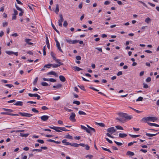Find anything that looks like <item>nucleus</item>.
<instances>
[{
    "instance_id": "nucleus-1",
    "label": "nucleus",
    "mask_w": 159,
    "mask_h": 159,
    "mask_svg": "<svg viewBox=\"0 0 159 159\" xmlns=\"http://www.w3.org/2000/svg\"><path fill=\"white\" fill-rule=\"evenodd\" d=\"M2 109L7 112H1L0 113V114L1 115H7L10 116H18V115L16 114H13L10 113V112H11L13 111V110L9 109H7L5 108H2Z\"/></svg>"
},
{
    "instance_id": "nucleus-2",
    "label": "nucleus",
    "mask_w": 159,
    "mask_h": 159,
    "mask_svg": "<svg viewBox=\"0 0 159 159\" xmlns=\"http://www.w3.org/2000/svg\"><path fill=\"white\" fill-rule=\"evenodd\" d=\"M49 127L50 129H54L58 132H61V131H68V130L66 129L65 127H61L54 126L52 127L49 126Z\"/></svg>"
},
{
    "instance_id": "nucleus-3",
    "label": "nucleus",
    "mask_w": 159,
    "mask_h": 159,
    "mask_svg": "<svg viewBox=\"0 0 159 159\" xmlns=\"http://www.w3.org/2000/svg\"><path fill=\"white\" fill-rule=\"evenodd\" d=\"M121 117L124 118L126 120H129L133 118L132 116L131 115H129L127 114L122 113L120 114Z\"/></svg>"
},
{
    "instance_id": "nucleus-4",
    "label": "nucleus",
    "mask_w": 159,
    "mask_h": 159,
    "mask_svg": "<svg viewBox=\"0 0 159 159\" xmlns=\"http://www.w3.org/2000/svg\"><path fill=\"white\" fill-rule=\"evenodd\" d=\"M143 119H144L146 121H150L153 122H154L155 121L157 120V118L156 117H151L149 116L147 117H144L143 118Z\"/></svg>"
},
{
    "instance_id": "nucleus-5",
    "label": "nucleus",
    "mask_w": 159,
    "mask_h": 159,
    "mask_svg": "<svg viewBox=\"0 0 159 159\" xmlns=\"http://www.w3.org/2000/svg\"><path fill=\"white\" fill-rule=\"evenodd\" d=\"M59 19L58 20V25L60 27L62 26V22L64 21V19L61 14H59Z\"/></svg>"
},
{
    "instance_id": "nucleus-6",
    "label": "nucleus",
    "mask_w": 159,
    "mask_h": 159,
    "mask_svg": "<svg viewBox=\"0 0 159 159\" xmlns=\"http://www.w3.org/2000/svg\"><path fill=\"white\" fill-rule=\"evenodd\" d=\"M75 116L76 115L74 113H71L69 117L70 120L72 122H75L76 121V119L75 118Z\"/></svg>"
},
{
    "instance_id": "nucleus-7",
    "label": "nucleus",
    "mask_w": 159,
    "mask_h": 159,
    "mask_svg": "<svg viewBox=\"0 0 159 159\" xmlns=\"http://www.w3.org/2000/svg\"><path fill=\"white\" fill-rule=\"evenodd\" d=\"M19 114L22 116L30 117L32 116V114L26 112H19Z\"/></svg>"
},
{
    "instance_id": "nucleus-8",
    "label": "nucleus",
    "mask_w": 159,
    "mask_h": 159,
    "mask_svg": "<svg viewBox=\"0 0 159 159\" xmlns=\"http://www.w3.org/2000/svg\"><path fill=\"white\" fill-rule=\"evenodd\" d=\"M66 41L69 44H75L77 43L78 41V40H72L70 39L69 38L66 39Z\"/></svg>"
},
{
    "instance_id": "nucleus-9",
    "label": "nucleus",
    "mask_w": 159,
    "mask_h": 159,
    "mask_svg": "<svg viewBox=\"0 0 159 159\" xmlns=\"http://www.w3.org/2000/svg\"><path fill=\"white\" fill-rule=\"evenodd\" d=\"M49 117V116L47 115H43L40 117L41 121H46Z\"/></svg>"
},
{
    "instance_id": "nucleus-10",
    "label": "nucleus",
    "mask_w": 159,
    "mask_h": 159,
    "mask_svg": "<svg viewBox=\"0 0 159 159\" xmlns=\"http://www.w3.org/2000/svg\"><path fill=\"white\" fill-rule=\"evenodd\" d=\"M107 131L111 133V134L113 133L116 132V130L113 127H111L110 128L107 129Z\"/></svg>"
},
{
    "instance_id": "nucleus-11",
    "label": "nucleus",
    "mask_w": 159,
    "mask_h": 159,
    "mask_svg": "<svg viewBox=\"0 0 159 159\" xmlns=\"http://www.w3.org/2000/svg\"><path fill=\"white\" fill-rule=\"evenodd\" d=\"M55 41L56 42V45H57V46L58 49L60 51H61V52H62V49H61V48L60 47V45L57 39H56L55 40Z\"/></svg>"
},
{
    "instance_id": "nucleus-12",
    "label": "nucleus",
    "mask_w": 159,
    "mask_h": 159,
    "mask_svg": "<svg viewBox=\"0 0 159 159\" xmlns=\"http://www.w3.org/2000/svg\"><path fill=\"white\" fill-rule=\"evenodd\" d=\"M47 75H53L56 77H57L58 76V75H57V73L53 71H51L50 72H48V73H47Z\"/></svg>"
},
{
    "instance_id": "nucleus-13",
    "label": "nucleus",
    "mask_w": 159,
    "mask_h": 159,
    "mask_svg": "<svg viewBox=\"0 0 159 159\" xmlns=\"http://www.w3.org/2000/svg\"><path fill=\"white\" fill-rule=\"evenodd\" d=\"M14 105L16 106H22L23 105V102L21 101H17L14 104Z\"/></svg>"
},
{
    "instance_id": "nucleus-14",
    "label": "nucleus",
    "mask_w": 159,
    "mask_h": 159,
    "mask_svg": "<svg viewBox=\"0 0 159 159\" xmlns=\"http://www.w3.org/2000/svg\"><path fill=\"white\" fill-rule=\"evenodd\" d=\"M67 140L66 139H64L62 141V143H64L65 145H70V143L67 142Z\"/></svg>"
},
{
    "instance_id": "nucleus-15",
    "label": "nucleus",
    "mask_w": 159,
    "mask_h": 159,
    "mask_svg": "<svg viewBox=\"0 0 159 159\" xmlns=\"http://www.w3.org/2000/svg\"><path fill=\"white\" fill-rule=\"evenodd\" d=\"M119 137L121 138H124L126 137L127 135V134L125 133H120L119 134Z\"/></svg>"
},
{
    "instance_id": "nucleus-16",
    "label": "nucleus",
    "mask_w": 159,
    "mask_h": 159,
    "mask_svg": "<svg viewBox=\"0 0 159 159\" xmlns=\"http://www.w3.org/2000/svg\"><path fill=\"white\" fill-rule=\"evenodd\" d=\"M59 5L58 4H57L56 5V8L54 10V11L57 14H58V12H59Z\"/></svg>"
},
{
    "instance_id": "nucleus-17",
    "label": "nucleus",
    "mask_w": 159,
    "mask_h": 159,
    "mask_svg": "<svg viewBox=\"0 0 159 159\" xmlns=\"http://www.w3.org/2000/svg\"><path fill=\"white\" fill-rule=\"evenodd\" d=\"M126 154L129 156H134V152L130 151H128L126 153Z\"/></svg>"
},
{
    "instance_id": "nucleus-18",
    "label": "nucleus",
    "mask_w": 159,
    "mask_h": 159,
    "mask_svg": "<svg viewBox=\"0 0 159 159\" xmlns=\"http://www.w3.org/2000/svg\"><path fill=\"white\" fill-rule=\"evenodd\" d=\"M148 123L149 125L151 126H154L157 127H159V125L155 123H151L150 122H148Z\"/></svg>"
},
{
    "instance_id": "nucleus-19",
    "label": "nucleus",
    "mask_w": 159,
    "mask_h": 159,
    "mask_svg": "<svg viewBox=\"0 0 159 159\" xmlns=\"http://www.w3.org/2000/svg\"><path fill=\"white\" fill-rule=\"evenodd\" d=\"M59 79L62 82H64L66 81V79L63 76L60 75Z\"/></svg>"
},
{
    "instance_id": "nucleus-20",
    "label": "nucleus",
    "mask_w": 159,
    "mask_h": 159,
    "mask_svg": "<svg viewBox=\"0 0 159 159\" xmlns=\"http://www.w3.org/2000/svg\"><path fill=\"white\" fill-rule=\"evenodd\" d=\"M54 60L59 65H60V66L63 65V63L62 62H60V60L59 59H57L56 58Z\"/></svg>"
},
{
    "instance_id": "nucleus-21",
    "label": "nucleus",
    "mask_w": 159,
    "mask_h": 159,
    "mask_svg": "<svg viewBox=\"0 0 159 159\" xmlns=\"http://www.w3.org/2000/svg\"><path fill=\"white\" fill-rule=\"evenodd\" d=\"M146 136H148V137H153L154 136H155L157 135V134H151L146 133Z\"/></svg>"
},
{
    "instance_id": "nucleus-22",
    "label": "nucleus",
    "mask_w": 159,
    "mask_h": 159,
    "mask_svg": "<svg viewBox=\"0 0 159 159\" xmlns=\"http://www.w3.org/2000/svg\"><path fill=\"white\" fill-rule=\"evenodd\" d=\"M51 25H52V28H53V29L57 32L59 34V31L56 28L55 26L53 24L52 22H51Z\"/></svg>"
},
{
    "instance_id": "nucleus-23",
    "label": "nucleus",
    "mask_w": 159,
    "mask_h": 159,
    "mask_svg": "<svg viewBox=\"0 0 159 159\" xmlns=\"http://www.w3.org/2000/svg\"><path fill=\"white\" fill-rule=\"evenodd\" d=\"M29 135L28 134H24V133H20V136L24 137H27Z\"/></svg>"
},
{
    "instance_id": "nucleus-24",
    "label": "nucleus",
    "mask_w": 159,
    "mask_h": 159,
    "mask_svg": "<svg viewBox=\"0 0 159 159\" xmlns=\"http://www.w3.org/2000/svg\"><path fill=\"white\" fill-rule=\"evenodd\" d=\"M31 40V39H25V42L28 43L29 45H32L33 44L31 42H29Z\"/></svg>"
},
{
    "instance_id": "nucleus-25",
    "label": "nucleus",
    "mask_w": 159,
    "mask_h": 159,
    "mask_svg": "<svg viewBox=\"0 0 159 159\" xmlns=\"http://www.w3.org/2000/svg\"><path fill=\"white\" fill-rule=\"evenodd\" d=\"M70 145L75 147H79V144L75 143H70Z\"/></svg>"
},
{
    "instance_id": "nucleus-26",
    "label": "nucleus",
    "mask_w": 159,
    "mask_h": 159,
    "mask_svg": "<svg viewBox=\"0 0 159 159\" xmlns=\"http://www.w3.org/2000/svg\"><path fill=\"white\" fill-rule=\"evenodd\" d=\"M62 85L61 84H58L57 85H54L53 87L54 88H56L58 89L61 87Z\"/></svg>"
},
{
    "instance_id": "nucleus-27",
    "label": "nucleus",
    "mask_w": 159,
    "mask_h": 159,
    "mask_svg": "<svg viewBox=\"0 0 159 159\" xmlns=\"http://www.w3.org/2000/svg\"><path fill=\"white\" fill-rule=\"evenodd\" d=\"M52 64H46L43 66V68H50Z\"/></svg>"
},
{
    "instance_id": "nucleus-28",
    "label": "nucleus",
    "mask_w": 159,
    "mask_h": 159,
    "mask_svg": "<svg viewBox=\"0 0 159 159\" xmlns=\"http://www.w3.org/2000/svg\"><path fill=\"white\" fill-rule=\"evenodd\" d=\"M151 20L150 18L149 17H147L145 19V22L148 24L149 23V22L151 21Z\"/></svg>"
},
{
    "instance_id": "nucleus-29",
    "label": "nucleus",
    "mask_w": 159,
    "mask_h": 159,
    "mask_svg": "<svg viewBox=\"0 0 159 159\" xmlns=\"http://www.w3.org/2000/svg\"><path fill=\"white\" fill-rule=\"evenodd\" d=\"M75 69V70H76L77 71H79L80 70H82L83 69L78 67L77 66H75L74 67Z\"/></svg>"
},
{
    "instance_id": "nucleus-30",
    "label": "nucleus",
    "mask_w": 159,
    "mask_h": 159,
    "mask_svg": "<svg viewBox=\"0 0 159 159\" xmlns=\"http://www.w3.org/2000/svg\"><path fill=\"white\" fill-rule=\"evenodd\" d=\"M41 84L44 86H48V83L46 82H42L41 83Z\"/></svg>"
},
{
    "instance_id": "nucleus-31",
    "label": "nucleus",
    "mask_w": 159,
    "mask_h": 159,
    "mask_svg": "<svg viewBox=\"0 0 159 159\" xmlns=\"http://www.w3.org/2000/svg\"><path fill=\"white\" fill-rule=\"evenodd\" d=\"M116 127L117 129L124 130L123 128L120 125H116Z\"/></svg>"
},
{
    "instance_id": "nucleus-32",
    "label": "nucleus",
    "mask_w": 159,
    "mask_h": 159,
    "mask_svg": "<svg viewBox=\"0 0 159 159\" xmlns=\"http://www.w3.org/2000/svg\"><path fill=\"white\" fill-rule=\"evenodd\" d=\"M37 93H34V94H32L31 93H29L28 94V95L30 97H36V96L37 95Z\"/></svg>"
},
{
    "instance_id": "nucleus-33",
    "label": "nucleus",
    "mask_w": 159,
    "mask_h": 159,
    "mask_svg": "<svg viewBox=\"0 0 159 159\" xmlns=\"http://www.w3.org/2000/svg\"><path fill=\"white\" fill-rule=\"evenodd\" d=\"M129 135L130 136L133 138H135L139 137L140 135H133V134H129Z\"/></svg>"
},
{
    "instance_id": "nucleus-34",
    "label": "nucleus",
    "mask_w": 159,
    "mask_h": 159,
    "mask_svg": "<svg viewBox=\"0 0 159 159\" xmlns=\"http://www.w3.org/2000/svg\"><path fill=\"white\" fill-rule=\"evenodd\" d=\"M6 53L9 55H11L13 54L14 52L12 51H7L6 52Z\"/></svg>"
},
{
    "instance_id": "nucleus-35",
    "label": "nucleus",
    "mask_w": 159,
    "mask_h": 159,
    "mask_svg": "<svg viewBox=\"0 0 159 159\" xmlns=\"http://www.w3.org/2000/svg\"><path fill=\"white\" fill-rule=\"evenodd\" d=\"M79 114L80 115H86V113L83 111H80L78 112Z\"/></svg>"
},
{
    "instance_id": "nucleus-36",
    "label": "nucleus",
    "mask_w": 159,
    "mask_h": 159,
    "mask_svg": "<svg viewBox=\"0 0 159 159\" xmlns=\"http://www.w3.org/2000/svg\"><path fill=\"white\" fill-rule=\"evenodd\" d=\"M51 66H52L53 68H56L60 66V65L58 64H52Z\"/></svg>"
},
{
    "instance_id": "nucleus-37",
    "label": "nucleus",
    "mask_w": 159,
    "mask_h": 159,
    "mask_svg": "<svg viewBox=\"0 0 159 159\" xmlns=\"http://www.w3.org/2000/svg\"><path fill=\"white\" fill-rule=\"evenodd\" d=\"M38 78L37 77H36L35 79H34V80L33 81V84L34 85H35L36 84V83H37V82L38 81Z\"/></svg>"
},
{
    "instance_id": "nucleus-38",
    "label": "nucleus",
    "mask_w": 159,
    "mask_h": 159,
    "mask_svg": "<svg viewBox=\"0 0 159 159\" xmlns=\"http://www.w3.org/2000/svg\"><path fill=\"white\" fill-rule=\"evenodd\" d=\"M101 148L104 151H107L110 152H111L110 151V150L108 149H107V148H104L103 147H101Z\"/></svg>"
},
{
    "instance_id": "nucleus-39",
    "label": "nucleus",
    "mask_w": 159,
    "mask_h": 159,
    "mask_svg": "<svg viewBox=\"0 0 159 159\" xmlns=\"http://www.w3.org/2000/svg\"><path fill=\"white\" fill-rule=\"evenodd\" d=\"M73 103L76 104L77 105H80V102L78 101H73Z\"/></svg>"
},
{
    "instance_id": "nucleus-40",
    "label": "nucleus",
    "mask_w": 159,
    "mask_h": 159,
    "mask_svg": "<svg viewBox=\"0 0 159 159\" xmlns=\"http://www.w3.org/2000/svg\"><path fill=\"white\" fill-rule=\"evenodd\" d=\"M114 142L118 146H120L122 145V143H121L119 142L115 141Z\"/></svg>"
},
{
    "instance_id": "nucleus-41",
    "label": "nucleus",
    "mask_w": 159,
    "mask_h": 159,
    "mask_svg": "<svg viewBox=\"0 0 159 159\" xmlns=\"http://www.w3.org/2000/svg\"><path fill=\"white\" fill-rule=\"evenodd\" d=\"M81 129L85 130L86 131L88 129L87 128L83 125H81Z\"/></svg>"
},
{
    "instance_id": "nucleus-42",
    "label": "nucleus",
    "mask_w": 159,
    "mask_h": 159,
    "mask_svg": "<svg viewBox=\"0 0 159 159\" xmlns=\"http://www.w3.org/2000/svg\"><path fill=\"white\" fill-rule=\"evenodd\" d=\"M31 110L32 111L35 113H39V111L36 109L35 108H33Z\"/></svg>"
},
{
    "instance_id": "nucleus-43",
    "label": "nucleus",
    "mask_w": 159,
    "mask_h": 159,
    "mask_svg": "<svg viewBox=\"0 0 159 159\" xmlns=\"http://www.w3.org/2000/svg\"><path fill=\"white\" fill-rule=\"evenodd\" d=\"M28 6L29 7V8L30 9H31V10H33V5L32 4H29L28 5Z\"/></svg>"
},
{
    "instance_id": "nucleus-44",
    "label": "nucleus",
    "mask_w": 159,
    "mask_h": 159,
    "mask_svg": "<svg viewBox=\"0 0 159 159\" xmlns=\"http://www.w3.org/2000/svg\"><path fill=\"white\" fill-rule=\"evenodd\" d=\"M97 125L100 126L101 127H104L105 126V125L104 124L102 123H97Z\"/></svg>"
},
{
    "instance_id": "nucleus-45",
    "label": "nucleus",
    "mask_w": 159,
    "mask_h": 159,
    "mask_svg": "<svg viewBox=\"0 0 159 159\" xmlns=\"http://www.w3.org/2000/svg\"><path fill=\"white\" fill-rule=\"evenodd\" d=\"M32 151L33 152H34V151H38V152H42V150L41 149H33L32 150Z\"/></svg>"
},
{
    "instance_id": "nucleus-46",
    "label": "nucleus",
    "mask_w": 159,
    "mask_h": 159,
    "mask_svg": "<svg viewBox=\"0 0 159 159\" xmlns=\"http://www.w3.org/2000/svg\"><path fill=\"white\" fill-rule=\"evenodd\" d=\"M138 2H140V3H141V4H142L145 7H148L146 4L145 3L143 2H142V1H138Z\"/></svg>"
},
{
    "instance_id": "nucleus-47",
    "label": "nucleus",
    "mask_w": 159,
    "mask_h": 159,
    "mask_svg": "<svg viewBox=\"0 0 159 159\" xmlns=\"http://www.w3.org/2000/svg\"><path fill=\"white\" fill-rule=\"evenodd\" d=\"M143 100V98L141 97H139L136 100V101H142Z\"/></svg>"
},
{
    "instance_id": "nucleus-48",
    "label": "nucleus",
    "mask_w": 159,
    "mask_h": 159,
    "mask_svg": "<svg viewBox=\"0 0 159 159\" xmlns=\"http://www.w3.org/2000/svg\"><path fill=\"white\" fill-rule=\"evenodd\" d=\"M49 81L52 82H55L56 81V80L53 78L49 79Z\"/></svg>"
},
{
    "instance_id": "nucleus-49",
    "label": "nucleus",
    "mask_w": 159,
    "mask_h": 159,
    "mask_svg": "<svg viewBox=\"0 0 159 159\" xmlns=\"http://www.w3.org/2000/svg\"><path fill=\"white\" fill-rule=\"evenodd\" d=\"M87 126L90 129H91V130L92 131H93V132H95V129L94 128H93L92 127H90L89 125H87Z\"/></svg>"
},
{
    "instance_id": "nucleus-50",
    "label": "nucleus",
    "mask_w": 159,
    "mask_h": 159,
    "mask_svg": "<svg viewBox=\"0 0 159 159\" xmlns=\"http://www.w3.org/2000/svg\"><path fill=\"white\" fill-rule=\"evenodd\" d=\"M68 25V23L66 21H64L63 25L65 27H66Z\"/></svg>"
},
{
    "instance_id": "nucleus-51",
    "label": "nucleus",
    "mask_w": 159,
    "mask_h": 159,
    "mask_svg": "<svg viewBox=\"0 0 159 159\" xmlns=\"http://www.w3.org/2000/svg\"><path fill=\"white\" fill-rule=\"evenodd\" d=\"M64 109L65 110H66V111H68V112H71L72 111H73L71 109H68L67 107H65L64 108Z\"/></svg>"
},
{
    "instance_id": "nucleus-52",
    "label": "nucleus",
    "mask_w": 159,
    "mask_h": 159,
    "mask_svg": "<svg viewBox=\"0 0 159 159\" xmlns=\"http://www.w3.org/2000/svg\"><path fill=\"white\" fill-rule=\"evenodd\" d=\"M41 109L43 110H48V108L45 106H43L42 107Z\"/></svg>"
},
{
    "instance_id": "nucleus-53",
    "label": "nucleus",
    "mask_w": 159,
    "mask_h": 159,
    "mask_svg": "<svg viewBox=\"0 0 159 159\" xmlns=\"http://www.w3.org/2000/svg\"><path fill=\"white\" fill-rule=\"evenodd\" d=\"M78 86L82 90H85V88H84V86H83V85H80V86H79V85H78Z\"/></svg>"
},
{
    "instance_id": "nucleus-54",
    "label": "nucleus",
    "mask_w": 159,
    "mask_h": 159,
    "mask_svg": "<svg viewBox=\"0 0 159 159\" xmlns=\"http://www.w3.org/2000/svg\"><path fill=\"white\" fill-rule=\"evenodd\" d=\"M15 6L16 7V8L19 11H23L19 7H18L16 4H15Z\"/></svg>"
},
{
    "instance_id": "nucleus-55",
    "label": "nucleus",
    "mask_w": 159,
    "mask_h": 159,
    "mask_svg": "<svg viewBox=\"0 0 159 159\" xmlns=\"http://www.w3.org/2000/svg\"><path fill=\"white\" fill-rule=\"evenodd\" d=\"M37 141L41 144H43L44 143V142L43 140L42 139H38L37 140Z\"/></svg>"
},
{
    "instance_id": "nucleus-56",
    "label": "nucleus",
    "mask_w": 159,
    "mask_h": 159,
    "mask_svg": "<svg viewBox=\"0 0 159 159\" xmlns=\"http://www.w3.org/2000/svg\"><path fill=\"white\" fill-rule=\"evenodd\" d=\"M51 57L53 58V59L54 60H55V59L56 58L54 56V54L52 52H51Z\"/></svg>"
},
{
    "instance_id": "nucleus-57",
    "label": "nucleus",
    "mask_w": 159,
    "mask_h": 159,
    "mask_svg": "<svg viewBox=\"0 0 159 159\" xmlns=\"http://www.w3.org/2000/svg\"><path fill=\"white\" fill-rule=\"evenodd\" d=\"M46 46H45L43 48V55L45 56L46 55V52L45 51Z\"/></svg>"
},
{
    "instance_id": "nucleus-58",
    "label": "nucleus",
    "mask_w": 159,
    "mask_h": 159,
    "mask_svg": "<svg viewBox=\"0 0 159 159\" xmlns=\"http://www.w3.org/2000/svg\"><path fill=\"white\" fill-rule=\"evenodd\" d=\"M143 87L144 88L147 89L148 88V85L147 84H145V83H143Z\"/></svg>"
},
{
    "instance_id": "nucleus-59",
    "label": "nucleus",
    "mask_w": 159,
    "mask_h": 159,
    "mask_svg": "<svg viewBox=\"0 0 159 159\" xmlns=\"http://www.w3.org/2000/svg\"><path fill=\"white\" fill-rule=\"evenodd\" d=\"M93 157V156L91 155H88L86 156V157H89V159H91Z\"/></svg>"
},
{
    "instance_id": "nucleus-60",
    "label": "nucleus",
    "mask_w": 159,
    "mask_h": 159,
    "mask_svg": "<svg viewBox=\"0 0 159 159\" xmlns=\"http://www.w3.org/2000/svg\"><path fill=\"white\" fill-rule=\"evenodd\" d=\"M151 80V79L150 77H148L146 79V82H150Z\"/></svg>"
},
{
    "instance_id": "nucleus-61",
    "label": "nucleus",
    "mask_w": 159,
    "mask_h": 159,
    "mask_svg": "<svg viewBox=\"0 0 159 159\" xmlns=\"http://www.w3.org/2000/svg\"><path fill=\"white\" fill-rule=\"evenodd\" d=\"M106 135L107 136H108V137H109L111 138H114V137L111 136V135L108 133H107L106 134Z\"/></svg>"
},
{
    "instance_id": "nucleus-62",
    "label": "nucleus",
    "mask_w": 159,
    "mask_h": 159,
    "mask_svg": "<svg viewBox=\"0 0 159 159\" xmlns=\"http://www.w3.org/2000/svg\"><path fill=\"white\" fill-rule=\"evenodd\" d=\"M89 88L95 91H96L98 92L99 91L98 90L96 89L93 87H90Z\"/></svg>"
},
{
    "instance_id": "nucleus-63",
    "label": "nucleus",
    "mask_w": 159,
    "mask_h": 159,
    "mask_svg": "<svg viewBox=\"0 0 159 159\" xmlns=\"http://www.w3.org/2000/svg\"><path fill=\"white\" fill-rule=\"evenodd\" d=\"M60 96H57L55 97H53V99L55 100H57L60 98Z\"/></svg>"
},
{
    "instance_id": "nucleus-64",
    "label": "nucleus",
    "mask_w": 159,
    "mask_h": 159,
    "mask_svg": "<svg viewBox=\"0 0 159 159\" xmlns=\"http://www.w3.org/2000/svg\"><path fill=\"white\" fill-rule=\"evenodd\" d=\"M66 138H67L70 139H72V137L69 134H68L66 136Z\"/></svg>"
}]
</instances>
